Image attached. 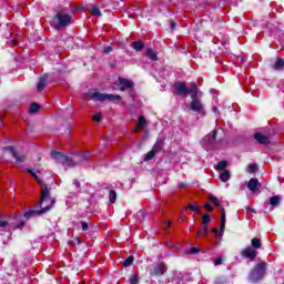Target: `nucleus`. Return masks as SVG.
Returning <instances> with one entry per match:
<instances>
[{
  "label": "nucleus",
  "instance_id": "obj_9",
  "mask_svg": "<svg viewBox=\"0 0 284 284\" xmlns=\"http://www.w3.org/2000/svg\"><path fill=\"white\" fill-rule=\"evenodd\" d=\"M119 83H120V92H125V90H134V82L125 78H119Z\"/></svg>",
  "mask_w": 284,
  "mask_h": 284
},
{
  "label": "nucleus",
  "instance_id": "obj_42",
  "mask_svg": "<svg viewBox=\"0 0 284 284\" xmlns=\"http://www.w3.org/2000/svg\"><path fill=\"white\" fill-rule=\"evenodd\" d=\"M93 121L95 123H101L103 121V116H101L100 113H97V114L93 115Z\"/></svg>",
  "mask_w": 284,
  "mask_h": 284
},
{
  "label": "nucleus",
  "instance_id": "obj_33",
  "mask_svg": "<svg viewBox=\"0 0 284 284\" xmlns=\"http://www.w3.org/2000/svg\"><path fill=\"white\" fill-rule=\"evenodd\" d=\"M132 263H134V256L130 255L129 257H126L123 262L124 267H130V265H132Z\"/></svg>",
  "mask_w": 284,
  "mask_h": 284
},
{
  "label": "nucleus",
  "instance_id": "obj_43",
  "mask_svg": "<svg viewBox=\"0 0 284 284\" xmlns=\"http://www.w3.org/2000/svg\"><path fill=\"white\" fill-rule=\"evenodd\" d=\"M27 172L32 176V179H34L36 181L39 180V175H37V173H34V171H32L31 169H27Z\"/></svg>",
  "mask_w": 284,
  "mask_h": 284
},
{
  "label": "nucleus",
  "instance_id": "obj_56",
  "mask_svg": "<svg viewBox=\"0 0 284 284\" xmlns=\"http://www.w3.org/2000/svg\"><path fill=\"white\" fill-rule=\"evenodd\" d=\"M170 225H172V221L166 222V227H170Z\"/></svg>",
  "mask_w": 284,
  "mask_h": 284
},
{
  "label": "nucleus",
  "instance_id": "obj_2",
  "mask_svg": "<svg viewBox=\"0 0 284 284\" xmlns=\"http://www.w3.org/2000/svg\"><path fill=\"white\" fill-rule=\"evenodd\" d=\"M54 205V199L50 197V189L48 184H43V190L40 195V210H30L24 213V219H32V216H41L45 212H50Z\"/></svg>",
  "mask_w": 284,
  "mask_h": 284
},
{
  "label": "nucleus",
  "instance_id": "obj_4",
  "mask_svg": "<svg viewBox=\"0 0 284 284\" xmlns=\"http://www.w3.org/2000/svg\"><path fill=\"white\" fill-rule=\"evenodd\" d=\"M54 19H57L59 23L58 26H55V28L57 30H60V28H65L67 26H70V21H72V16L58 12Z\"/></svg>",
  "mask_w": 284,
  "mask_h": 284
},
{
  "label": "nucleus",
  "instance_id": "obj_38",
  "mask_svg": "<svg viewBox=\"0 0 284 284\" xmlns=\"http://www.w3.org/2000/svg\"><path fill=\"white\" fill-rule=\"evenodd\" d=\"M0 227H8V219L0 215Z\"/></svg>",
  "mask_w": 284,
  "mask_h": 284
},
{
  "label": "nucleus",
  "instance_id": "obj_24",
  "mask_svg": "<svg viewBox=\"0 0 284 284\" xmlns=\"http://www.w3.org/2000/svg\"><path fill=\"white\" fill-rule=\"evenodd\" d=\"M77 156V163L78 165H83V163H88V155L87 154H80L75 155Z\"/></svg>",
  "mask_w": 284,
  "mask_h": 284
},
{
  "label": "nucleus",
  "instance_id": "obj_28",
  "mask_svg": "<svg viewBox=\"0 0 284 284\" xmlns=\"http://www.w3.org/2000/svg\"><path fill=\"white\" fill-rule=\"evenodd\" d=\"M106 101H111V103H114V101H121V95L106 93Z\"/></svg>",
  "mask_w": 284,
  "mask_h": 284
},
{
  "label": "nucleus",
  "instance_id": "obj_22",
  "mask_svg": "<svg viewBox=\"0 0 284 284\" xmlns=\"http://www.w3.org/2000/svg\"><path fill=\"white\" fill-rule=\"evenodd\" d=\"M39 110H41V105L37 102H32L30 108H29V113L30 114H37V112H39Z\"/></svg>",
  "mask_w": 284,
  "mask_h": 284
},
{
  "label": "nucleus",
  "instance_id": "obj_11",
  "mask_svg": "<svg viewBox=\"0 0 284 284\" xmlns=\"http://www.w3.org/2000/svg\"><path fill=\"white\" fill-rule=\"evenodd\" d=\"M241 256L244 258H250V261H254V258H256V251L253 250L252 246H247L241 251Z\"/></svg>",
  "mask_w": 284,
  "mask_h": 284
},
{
  "label": "nucleus",
  "instance_id": "obj_10",
  "mask_svg": "<svg viewBox=\"0 0 284 284\" xmlns=\"http://www.w3.org/2000/svg\"><path fill=\"white\" fill-rule=\"evenodd\" d=\"M253 138L257 143H260V145H270V143H272V141L270 140V136L261 132L254 133Z\"/></svg>",
  "mask_w": 284,
  "mask_h": 284
},
{
  "label": "nucleus",
  "instance_id": "obj_35",
  "mask_svg": "<svg viewBox=\"0 0 284 284\" xmlns=\"http://www.w3.org/2000/svg\"><path fill=\"white\" fill-rule=\"evenodd\" d=\"M138 125L142 126V128H145V125H148V121L145 120V116L141 115L139 119H138Z\"/></svg>",
  "mask_w": 284,
  "mask_h": 284
},
{
  "label": "nucleus",
  "instance_id": "obj_12",
  "mask_svg": "<svg viewBox=\"0 0 284 284\" xmlns=\"http://www.w3.org/2000/svg\"><path fill=\"white\" fill-rule=\"evenodd\" d=\"M90 99L91 101H100L103 103V101H106V93H101L98 91L90 92Z\"/></svg>",
  "mask_w": 284,
  "mask_h": 284
},
{
  "label": "nucleus",
  "instance_id": "obj_47",
  "mask_svg": "<svg viewBox=\"0 0 284 284\" xmlns=\"http://www.w3.org/2000/svg\"><path fill=\"white\" fill-rule=\"evenodd\" d=\"M112 47H104L103 48V52H104V54H110V52H112Z\"/></svg>",
  "mask_w": 284,
  "mask_h": 284
},
{
  "label": "nucleus",
  "instance_id": "obj_41",
  "mask_svg": "<svg viewBox=\"0 0 284 284\" xmlns=\"http://www.w3.org/2000/svg\"><path fill=\"white\" fill-rule=\"evenodd\" d=\"M81 230L82 232H88L90 230V225L85 221H81Z\"/></svg>",
  "mask_w": 284,
  "mask_h": 284
},
{
  "label": "nucleus",
  "instance_id": "obj_40",
  "mask_svg": "<svg viewBox=\"0 0 284 284\" xmlns=\"http://www.w3.org/2000/svg\"><path fill=\"white\" fill-rule=\"evenodd\" d=\"M185 210H192V212H199V210H201L199 207V205H194V204H189Z\"/></svg>",
  "mask_w": 284,
  "mask_h": 284
},
{
  "label": "nucleus",
  "instance_id": "obj_27",
  "mask_svg": "<svg viewBox=\"0 0 284 284\" xmlns=\"http://www.w3.org/2000/svg\"><path fill=\"white\" fill-rule=\"evenodd\" d=\"M226 169H227V161L217 162L216 170H219L220 172H225Z\"/></svg>",
  "mask_w": 284,
  "mask_h": 284
},
{
  "label": "nucleus",
  "instance_id": "obj_39",
  "mask_svg": "<svg viewBox=\"0 0 284 284\" xmlns=\"http://www.w3.org/2000/svg\"><path fill=\"white\" fill-rule=\"evenodd\" d=\"M91 14L93 17H101L102 16L101 10H99V8H92Z\"/></svg>",
  "mask_w": 284,
  "mask_h": 284
},
{
  "label": "nucleus",
  "instance_id": "obj_55",
  "mask_svg": "<svg viewBox=\"0 0 284 284\" xmlns=\"http://www.w3.org/2000/svg\"><path fill=\"white\" fill-rule=\"evenodd\" d=\"M36 181L39 183V185H43V181L40 180L39 178H38V180H36Z\"/></svg>",
  "mask_w": 284,
  "mask_h": 284
},
{
  "label": "nucleus",
  "instance_id": "obj_19",
  "mask_svg": "<svg viewBox=\"0 0 284 284\" xmlns=\"http://www.w3.org/2000/svg\"><path fill=\"white\" fill-rule=\"evenodd\" d=\"M284 69V58H280L275 61V63L273 64V70H283Z\"/></svg>",
  "mask_w": 284,
  "mask_h": 284
},
{
  "label": "nucleus",
  "instance_id": "obj_48",
  "mask_svg": "<svg viewBox=\"0 0 284 284\" xmlns=\"http://www.w3.org/2000/svg\"><path fill=\"white\" fill-rule=\"evenodd\" d=\"M214 265H223V257H217V258L214 261Z\"/></svg>",
  "mask_w": 284,
  "mask_h": 284
},
{
  "label": "nucleus",
  "instance_id": "obj_3",
  "mask_svg": "<svg viewBox=\"0 0 284 284\" xmlns=\"http://www.w3.org/2000/svg\"><path fill=\"white\" fill-rule=\"evenodd\" d=\"M265 272H267L266 262L256 264L248 275V281H251V283H260L265 277Z\"/></svg>",
  "mask_w": 284,
  "mask_h": 284
},
{
  "label": "nucleus",
  "instance_id": "obj_46",
  "mask_svg": "<svg viewBox=\"0 0 284 284\" xmlns=\"http://www.w3.org/2000/svg\"><path fill=\"white\" fill-rule=\"evenodd\" d=\"M170 23V30H176V23L174 20H169Z\"/></svg>",
  "mask_w": 284,
  "mask_h": 284
},
{
  "label": "nucleus",
  "instance_id": "obj_57",
  "mask_svg": "<svg viewBox=\"0 0 284 284\" xmlns=\"http://www.w3.org/2000/svg\"><path fill=\"white\" fill-rule=\"evenodd\" d=\"M11 43H19V40L13 39V40H11Z\"/></svg>",
  "mask_w": 284,
  "mask_h": 284
},
{
  "label": "nucleus",
  "instance_id": "obj_58",
  "mask_svg": "<svg viewBox=\"0 0 284 284\" xmlns=\"http://www.w3.org/2000/svg\"><path fill=\"white\" fill-rule=\"evenodd\" d=\"M134 108V105L133 104H130L129 106H128V110H132Z\"/></svg>",
  "mask_w": 284,
  "mask_h": 284
},
{
  "label": "nucleus",
  "instance_id": "obj_20",
  "mask_svg": "<svg viewBox=\"0 0 284 284\" xmlns=\"http://www.w3.org/2000/svg\"><path fill=\"white\" fill-rule=\"evenodd\" d=\"M229 179H232V174L230 173V171L225 170L220 174V180L222 181V183H227Z\"/></svg>",
  "mask_w": 284,
  "mask_h": 284
},
{
  "label": "nucleus",
  "instance_id": "obj_50",
  "mask_svg": "<svg viewBox=\"0 0 284 284\" xmlns=\"http://www.w3.org/2000/svg\"><path fill=\"white\" fill-rule=\"evenodd\" d=\"M24 226H26V222H21V223L16 224L17 230H21V227H24Z\"/></svg>",
  "mask_w": 284,
  "mask_h": 284
},
{
  "label": "nucleus",
  "instance_id": "obj_8",
  "mask_svg": "<svg viewBox=\"0 0 284 284\" xmlns=\"http://www.w3.org/2000/svg\"><path fill=\"white\" fill-rule=\"evenodd\" d=\"M168 272V265L165 263L156 264L151 271V276H163Z\"/></svg>",
  "mask_w": 284,
  "mask_h": 284
},
{
  "label": "nucleus",
  "instance_id": "obj_21",
  "mask_svg": "<svg viewBox=\"0 0 284 284\" xmlns=\"http://www.w3.org/2000/svg\"><path fill=\"white\" fill-rule=\"evenodd\" d=\"M273 207H278L281 205V196L274 195L270 199V203Z\"/></svg>",
  "mask_w": 284,
  "mask_h": 284
},
{
  "label": "nucleus",
  "instance_id": "obj_52",
  "mask_svg": "<svg viewBox=\"0 0 284 284\" xmlns=\"http://www.w3.org/2000/svg\"><path fill=\"white\" fill-rule=\"evenodd\" d=\"M135 132H143V126L138 124L135 128Z\"/></svg>",
  "mask_w": 284,
  "mask_h": 284
},
{
  "label": "nucleus",
  "instance_id": "obj_26",
  "mask_svg": "<svg viewBox=\"0 0 284 284\" xmlns=\"http://www.w3.org/2000/svg\"><path fill=\"white\" fill-rule=\"evenodd\" d=\"M209 232L210 229H207V226H203L201 230L197 231L195 239H199V236H207Z\"/></svg>",
  "mask_w": 284,
  "mask_h": 284
},
{
  "label": "nucleus",
  "instance_id": "obj_44",
  "mask_svg": "<svg viewBox=\"0 0 284 284\" xmlns=\"http://www.w3.org/2000/svg\"><path fill=\"white\" fill-rule=\"evenodd\" d=\"M199 252H201V248H199V247H191V250L189 251V254H199Z\"/></svg>",
  "mask_w": 284,
  "mask_h": 284
},
{
  "label": "nucleus",
  "instance_id": "obj_31",
  "mask_svg": "<svg viewBox=\"0 0 284 284\" xmlns=\"http://www.w3.org/2000/svg\"><path fill=\"white\" fill-rule=\"evenodd\" d=\"M210 221H212L210 214H202V225H204V227H207Z\"/></svg>",
  "mask_w": 284,
  "mask_h": 284
},
{
  "label": "nucleus",
  "instance_id": "obj_49",
  "mask_svg": "<svg viewBox=\"0 0 284 284\" xmlns=\"http://www.w3.org/2000/svg\"><path fill=\"white\" fill-rule=\"evenodd\" d=\"M204 207H205V210H207V212H212L214 210V207H212V205L210 203H205Z\"/></svg>",
  "mask_w": 284,
  "mask_h": 284
},
{
  "label": "nucleus",
  "instance_id": "obj_53",
  "mask_svg": "<svg viewBox=\"0 0 284 284\" xmlns=\"http://www.w3.org/2000/svg\"><path fill=\"white\" fill-rule=\"evenodd\" d=\"M187 185V183L182 182L179 184L180 190H184V187Z\"/></svg>",
  "mask_w": 284,
  "mask_h": 284
},
{
  "label": "nucleus",
  "instance_id": "obj_15",
  "mask_svg": "<svg viewBox=\"0 0 284 284\" xmlns=\"http://www.w3.org/2000/svg\"><path fill=\"white\" fill-rule=\"evenodd\" d=\"M216 136H219V132L216 130L212 131V133H209L205 138L204 141L209 145H214L216 143Z\"/></svg>",
  "mask_w": 284,
  "mask_h": 284
},
{
  "label": "nucleus",
  "instance_id": "obj_54",
  "mask_svg": "<svg viewBox=\"0 0 284 284\" xmlns=\"http://www.w3.org/2000/svg\"><path fill=\"white\" fill-rule=\"evenodd\" d=\"M246 210H248L250 212H253V214H256V210L255 209H252L250 206H246Z\"/></svg>",
  "mask_w": 284,
  "mask_h": 284
},
{
  "label": "nucleus",
  "instance_id": "obj_17",
  "mask_svg": "<svg viewBox=\"0 0 284 284\" xmlns=\"http://www.w3.org/2000/svg\"><path fill=\"white\" fill-rule=\"evenodd\" d=\"M251 247L253 250H261V247H263V243H261V239L258 237H254L251 241Z\"/></svg>",
  "mask_w": 284,
  "mask_h": 284
},
{
  "label": "nucleus",
  "instance_id": "obj_36",
  "mask_svg": "<svg viewBox=\"0 0 284 284\" xmlns=\"http://www.w3.org/2000/svg\"><path fill=\"white\" fill-rule=\"evenodd\" d=\"M209 201H210L211 203H214L216 207H221V202L219 201V197H216V196H210V197H209Z\"/></svg>",
  "mask_w": 284,
  "mask_h": 284
},
{
  "label": "nucleus",
  "instance_id": "obj_30",
  "mask_svg": "<svg viewBox=\"0 0 284 284\" xmlns=\"http://www.w3.org/2000/svg\"><path fill=\"white\" fill-rule=\"evenodd\" d=\"M109 201L110 203H116V191L114 190L109 191Z\"/></svg>",
  "mask_w": 284,
  "mask_h": 284
},
{
  "label": "nucleus",
  "instance_id": "obj_13",
  "mask_svg": "<svg viewBox=\"0 0 284 284\" xmlns=\"http://www.w3.org/2000/svg\"><path fill=\"white\" fill-rule=\"evenodd\" d=\"M45 85H48V74H43L39 78L37 90L38 92H43L45 90Z\"/></svg>",
  "mask_w": 284,
  "mask_h": 284
},
{
  "label": "nucleus",
  "instance_id": "obj_37",
  "mask_svg": "<svg viewBox=\"0 0 284 284\" xmlns=\"http://www.w3.org/2000/svg\"><path fill=\"white\" fill-rule=\"evenodd\" d=\"M130 284H139V275H131L129 278Z\"/></svg>",
  "mask_w": 284,
  "mask_h": 284
},
{
  "label": "nucleus",
  "instance_id": "obj_29",
  "mask_svg": "<svg viewBox=\"0 0 284 284\" xmlns=\"http://www.w3.org/2000/svg\"><path fill=\"white\" fill-rule=\"evenodd\" d=\"M258 165L257 164H248L246 168V172L248 174H254V172H257Z\"/></svg>",
  "mask_w": 284,
  "mask_h": 284
},
{
  "label": "nucleus",
  "instance_id": "obj_34",
  "mask_svg": "<svg viewBox=\"0 0 284 284\" xmlns=\"http://www.w3.org/2000/svg\"><path fill=\"white\" fill-rule=\"evenodd\" d=\"M154 156H156V152H154V151H149L148 153H146V155L144 156V161H152V159H154Z\"/></svg>",
  "mask_w": 284,
  "mask_h": 284
},
{
  "label": "nucleus",
  "instance_id": "obj_23",
  "mask_svg": "<svg viewBox=\"0 0 284 284\" xmlns=\"http://www.w3.org/2000/svg\"><path fill=\"white\" fill-rule=\"evenodd\" d=\"M146 57H148L151 61H159V55H156V53L154 52V49H148V50H146Z\"/></svg>",
  "mask_w": 284,
  "mask_h": 284
},
{
  "label": "nucleus",
  "instance_id": "obj_25",
  "mask_svg": "<svg viewBox=\"0 0 284 284\" xmlns=\"http://www.w3.org/2000/svg\"><path fill=\"white\" fill-rule=\"evenodd\" d=\"M161 150H163V140H158L154 143L152 151L156 153V152H161Z\"/></svg>",
  "mask_w": 284,
  "mask_h": 284
},
{
  "label": "nucleus",
  "instance_id": "obj_45",
  "mask_svg": "<svg viewBox=\"0 0 284 284\" xmlns=\"http://www.w3.org/2000/svg\"><path fill=\"white\" fill-rule=\"evenodd\" d=\"M113 8L115 10H119V8H123V2H121V3L119 1L113 2Z\"/></svg>",
  "mask_w": 284,
  "mask_h": 284
},
{
  "label": "nucleus",
  "instance_id": "obj_5",
  "mask_svg": "<svg viewBox=\"0 0 284 284\" xmlns=\"http://www.w3.org/2000/svg\"><path fill=\"white\" fill-rule=\"evenodd\" d=\"M2 150L3 152H9L17 163H26V155H19L12 145L3 146Z\"/></svg>",
  "mask_w": 284,
  "mask_h": 284
},
{
  "label": "nucleus",
  "instance_id": "obj_16",
  "mask_svg": "<svg viewBox=\"0 0 284 284\" xmlns=\"http://www.w3.org/2000/svg\"><path fill=\"white\" fill-rule=\"evenodd\" d=\"M131 48H133V50H135V52H141V50H143V48H145V43H143V41L138 40L132 42Z\"/></svg>",
  "mask_w": 284,
  "mask_h": 284
},
{
  "label": "nucleus",
  "instance_id": "obj_6",
  "mask_svg": "<svg viewBox=\"0 0 284 284\" xmlns=\"http://www.w3.org/2000/svg\"><path fill=\"white\" fill-rule=\"evenodd\" d=\"M213 234H215V239H221L223 234L225 233V209H222L221 211V226L219 229L212 230Z\"/></svg>",
  "mask_w": 284,
  "mask_h": 284
},
{
  "label": "nucleus",
  "instance_id": "obj_1",
  "mask_svg": "<svg viewBox=\"0 0 284 284\" xmlns=\"http://www.w3.org/2000/svg\"><path fill=\"white\" fill-rule=\"evenodd\" d=\"M173 88L179 97H191L192 100L189 105L191 112L205 116V104L199 99V85H196V82H192L190 88H187L185 82L178 81L173 84Z\"/></svg>",
  "mask_w": 284,
  "mask_h": 284
},
{
  "label": "nucleus",
  "instance_id": "obj_18",
  "mask_svg": "<svg viewBox=\"0 0 284 284\" xmlns=\"http://www.w3.org/2000/svg\"><path fill=\"white\" fill-rule=\"evenodd\" d=\"M77 165H79V163L77 162V160H74V159L71 158L70 155H67V161H65L64 168H77Z\"/></svg>",
  "mask_w": 284,
  "mask_h": 284
},
{
  "label": "nucleus",
  "instance_id": "obj_7",
  "mask_svg": "<svg viewBox=\"0 0 284 284\" xmlns=\"http://www.w3.org/2000/svg\"><path fill=\"white\" fill-rule=\"evenodd\" d=\"M51 159L55 161V163H59L60 165L65 166V161H68V155L63 154L62 152L59 151H51Z\"/></svg>",
  "mask_w": 284,
  "mask_h": 284
},
{
  "label": "nucleus",
  "instance_id": "obj_32",
  "mask_svg": "<svg viewBox=\"0 0 284 284\" xmlns=\"http://www.w3.org/2000/svg\"><path fill=\"white\" fill-rule=\"evenodd\" d=\"M227 283V277L225 276H217L214 278V284H226Z\"/></svg>",
  "mask_w": 284,
  "mask_h": 284
},
{
  "label": "nucleus",
  "instance_id": "obj_14",
  "mask_svg": "<svg viewBox=\"0 0 284 284\" xmlns=\"http://www.w3.org/2000/svg\"><path fill=\"white\" fill-rule=\"evenodd\" d=\"M261 187V182H258V179L252 178L247 183V189L251 192H256Z\"/></svg>",
  "mask_w": 284,
  "mask_h": 284
},
{
  "label": "nucleus",
  "instance_id": "obj_51",
  "mask_svg": "<svg viewBox=\"0 0 284 284\" xmlns=\"http://www.w3.org/2000/svg\"><path fill=\"white\" fill-rule=\"evenodd\" d=\"M141 216H145V211L140 210V211L138 212V219H141Z\"/></svg>",
  "mask_w": 284,
  "mask_h": 284
}]
</instances>
